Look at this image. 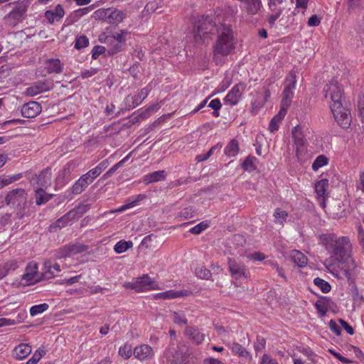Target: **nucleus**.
Segmentation results:
<instances>
[{
  "instance_id": "57",
  "label": "nucleus",
  "mask_w": 364,
  "mask_h": 364,
  "mask_svg": "<svg viewBox=\"0 0 364 364\" xmlns=\"http://www.w3.org/2000/svg\"><path fill=\"white\" fill-rule=\"evenodd\" d=\"M71 254L70 253V249L68 245L63 246L60 248L56 253V257L58 259L65 258L68 257H70Z\"/></svg>"
},
{
  "instance_id": "33",
  "label": "nucleus",
  "mask_w": 364,
  "mask_h": 364,
  "mask_svg": "<svg viewBox=\"0 0 364 364\" xmlns=\"http://www.w3.org/2000/svg\"><path fill=\"white\" fill-rule=\"evenodd\" d=\"M44 267L46 269L44 274V277L46 279L55 277V273L60 272L61 270L60 264L58 263L51 264V262L49 261L44 263Z\"/></svg>"
},
{
  "instance_id": "63",
  "label": "nucleus",
  "mask_w": 364,
  "mask_h": 364,
  "mask_svg": "<svg viewBox=\"0 0 364 364\" xmlns=\"http://www.w3.org/2000/svg\"><path fill=\"white\" fill-rule=\"evenodd\" d=\"M358 240L364 251V230L361 225L358 227Z\"/></svg>"
},
{
  "instance_id": "11",
  "label": "nucleus",
  "mask_w": 364,
  "mask_h": 364,
  "mask_svg": "<svg viewBox=\"0 0 364 364\" xmlns=\"http://www.w3.org/2000/svg\"><path fill=\"white\" fill-rule=\"evenodd\" d=\"M245 89V85L240 82L236 84L225 97V101L232 106L236 105L240 101Z\"/></svg>"
},
{
  "instance_id": "55",
  "label": "nucleus",
  "mask_w": 364,
  "mask_h": 364,
  "mask_svg": "<svg viewBox=\"0 0 364 364\" xmlns=\"http://www.w3.org/2000/svg\"><path fill=\"white\" fill-rule=\"evenodd\" d=\"M314 306L318 311V315L321 317L324 316L326 314L327 311H328V309L325 306L323 302L321 301L320 299H318L316 301Z\"/></svg>"
},
{
  "instance_id": "54",
  "label": "nucleus",
  "mask_w": 364,
  "mask_h": 364,
  "mask_svg": "<svg viewBox=\"0 0 364 364\" xmlns=\"http://www.w3.org/2000/svg\"><path fill=\"white\" fill-rule=\"evenodd\" d=\"M95 7V4L90 5L87 7L79 9L74 11V16L77 18H80L83 16L87 14L90 11H92Z\"/></svg>"
},
{
  "instance_id": "47",
  "label": "nucleus",
  "mask_w": 364,
  "mask_h": 364,
  "mask_svg": "<svg viewBox=\"0 0 364 364\" xmlns=\"http://www.w3.org/2000/svg\"><path fill=\"white\" fill-rule=\"evenodd\" d=\"M49 308V306L46 303L41 304L38 305H34L30 309V314L32 316H35L38 314H42L44 311H47Z\"/></svg>"
},
{
  "instance_id": "31",
  "label": "nucleus",
  "mask_w": 364,
  "mask_h": 364,
  "mask_svg": "<svg viewBox=\"0 0 364 364\" xmlns=\"http://www.w3.org/2000/svg\"><path fill=\"white\" fill-rule=\"evenodd\" d=\"M149 94V90L147 87L143 88L141 91L134 96H132L130 95H128V100L134 102L132 105H130L129 108H135L138 105H139L147 97Z\"/></svg>"
},
{
  "instance_id": "1",
  "label": "nucleus",
  "mask_w": 364,
  "mask_h": 364,
  "mask_svg": "<svg viewBox=\"0 0 364 364\" xmlns=\"http://www.w3.org/2000/svg\"><path fill=\"white\" fill-rule=\"evenodd\" d=\"M319 240L331 255L324 262L328 272L338 278L346 277L353 283L358 269L352 257L353 246L349 237L338 236L331 232L321 234Z\"/></svg>"
},
{
  "instance_id": "19",
  "label": "nucleus",
  "mask_w": 364,
  "mask_h": 364,
  "mask_svg": "<svg viewBox=\"0 0 364 364\" xmlns=\"http://www.w3.org/2000/svg\"><path fill=\"white\" fill-rule=\"evenodd\" d=\"M166 358L168 364H185L186 355L175 348L168 350Z\"/></svg>"
},
{
  "instance_id": "10",
  "label": "nucleus",
  "mask_w": 364,
  "mask_h": 364,
  "mask_svg": "<svg viewBox=\"0 0 364 364\" xmlns=\"http://www.w3.org/2000/svg\"><path fill=\"white\" fill-rule=\"evenodd\" d=\"M134 356L140 361L150 360L154 357V351L149 345L141 344L134 348Z\"/></svg>"
},
{
  "instance_id": "62",
  "label": "nucleus",
  "mask_w": 364,
  "mask_h": 364,
  "mask_svg": "<svg viewBox=\"0 0 364 364\" xmlns=\"http://www.w3.org/2000/svg\"><path fill=\"white\" fill-rule=\"evenodd\" d=\"M329 328L331 331H333L336 336H340L341 333V328L336 323V322L331 319L328 323Z\"/></svg>"
},
{
  "instance_id": "46",
  "label": "nucleus",
  "mask_w": 364,
  "mask_h": 364,
  "mask_svg": "<svg viewBox=\"0 0 364 364\" xmlns=\"http://www.w3.org/2000/svg\"><path fill=\"white\" fill-rule=\"evenodd\" d=\"M68 246L71 256L79 253H82L88 249V247L87 245L80 243L69 244Z\"/></svg>"
},
{
  "instance_id": "22",
  "label": "nucleus",
  "mask_w": 364,
  "mask_h": 364,
  "mask_svg": "<svg viewBox=\"0 0 364 364\" xmlns=\"http://www.w3.org/2000/svg\"><path fill=\"white\" fill-rule=\"evenodd\" d=\"M185 334L195 344L199 345L202 343L205 339V334L198 329L191 326H188L185 329Z\"/></svg>"
},
{
  "instance_id": "6",
  "label": "nucleus",
  "mask_w": 364,
  "mask_h": 364,
  "mask_svg": "<svg viewBox=\"0 0 364 364\" xmlns=\"http://www.w3.org/2000/svg\"><path fill=\"white\" fill-rule=\"evenodd\" d=\"M28 195L24 189L16 188L9 191L5 197L7 205L20 210H24L27 202Z\"/></svg>"
},
{
  "instance_id": "58",
  "label": "nucleus",
  "mask_w": 364,
  "mask_h": 364,
  "mask_svg": "<svg viewBox=\"0 0 364 364\" xmlns=\"http://www.w3.org/2000/svg\"><path fill=\"white\" fill-rule=\"evenodd\" d=\"M107 48L102 46H95L92 50V58L97 59L100 55L105 53Z\"/></svg>"
},
{
  "instance_id": "16",
  "label": "nucleus",
  "mask_w": 364,
  "mask_h": 364,
  "mask_svg": "<svg viewBox=\"0 0 364 364\" xmlns=\"http://www.w3.org/2000/svg\"><path fill=\"white\" fill-rule=\"evenodd\" d=\"M292 137L296 146V151H302L306 144V140L301 126L294 127L292 130Z\"/></svg>"
},
{
  "instance_id": "14",
  "label": "nucleus",
  "mask_w": 364,
  "mask_h": 364,
  "mask_svg": "<svg viewBox=\"0 0 364 364\" xmlns=\"http://www.w3.org/2000/svg\"><path fill=\"white\" fill-rule=\"evenodd\" d=\"M136 282L138 284L135 287L136 291L138 292L158 289V284L151 279L148 274H143L141 277H138Z\"/></svg>"
},
{
  "instance_id": "36",
  "label": "nucleus",
  "mask_w": 364,
  "mask_h": 364,
  "mask_svg": "<svg viewBox=\"0 0 364 364\" xmlns=\"http://www.w3.org/2000/svg\"><path fill=\"white\" fill-rule=\"evenodd\" d=\"M231 350L232 353L238 355L240 357L250 359L251 355L250 353L238 343H233L231 345Z\"/></svg>"
},
{
  "instance_id": "26",
  "label": "nucleus",
  "mask_w": 364,
  "mask_h": 364,
  "mask_svg": "<svg viewBox=\"0 0 364 364\" xmlns=\"http://www.w3.org/2000/svg\"><path fill=\"white\" fill-rule=\"evenodd\" d=\"M83 174L72 186L71 191L74 195L80 194L90 184H91L89 180Z\"/></svg>"
},
{
  "instance_id": "2",
  "label": "nucleus",
  "mask_w": 364,
  "mask_h": 364,
  "mask_svg": "<svg viewBox=\"0 0 364 364\" xmlns=\"http://www.w3.org/2000/svg\"><path fill=\"white\" fill-rule=\"evenodd\" d=\"M323 92L325 97L330 98L331 109L335 120L343 129H347L351 123V115L350 110L343 105V90L338 86L335 80H332L328 84L324 86Z\"/></svg>"
},
{
  "instance_id": "52",
  "label": "nucleus",
  "mask_w": 364,
  "mask_h": 364,
  "mask_svg": "<svg viewBox=\"0 0 364 364\" xmlns=\"http://www.w3.org/2000/svg\"><path fill=\"white\" fill-rule=\"evenodd\" d=\"M89 45V39L86 36H80L76 38L75 48L80 50L86 48Z\"/></svg>"
},
{
  "instance_id": "37",
  "label": "nucleus",
  "mask_w": 364,
  "mask_h": 364,
  "mask_svg": "<svg viewBox=\"0 0 364 364\" xmlns=\"http://www.w3.org/2000/svg\"><path fill=\"white\" fill-rule=\"evenodd\" d=\"M146 196L144 194L137 195L134 200L120 206L119 208L115 210L114 212L122 213L129 208L136 206L139 201L144 200Z\"/></svg>"
},
{
  "instance_id": "28",
  "label": "nucleus",
  "mask_w": 364,
  "mask_h": 364,
  "mask_svg": "<svg viewBox=\"0 0 364 364\" xmlns=\"http://www.w3.org/2000/svg\"><path fill=\"white\" fill-rule=\"evenodd\" d=\"M107 23L110 24L119 23L124 18V13L118 9L109 8Z\"/></svg>"
},
{
  "instance_id": "34",
  "label": "nucleus",
  "mask_w": 364,
  "mask_h": 364,
  "mask_svg": "<svg viewBox=\"0 0 364 364\" xmlns=\"http://www.w3.org/2000/svg\"><path fill=\"white\" fill-rule=\"evenodd\" d=\"M239 151L238 141L236 139H232L225 149V154L229 157L235 156Z\"/></svg>"
},
{
  "instance_id": "41",
  "label": "nucleus",
  "mask_w": 364,
  "mask_h": 364,
  "mask_svg": "<svg viewBox=\"0 0 364 364\" xmlns=\"http://www.w3.org/2000/svg\"><path fill=\"white\" fill-rule=\"evenodd\" d=\"M131 153L127 155L123 159L114 164L109 170H108L104 175V178H108L110 177L119 168L122 167L123 164L129 159Z\"/></svg>"
},
{
  "instance_id": "64",
  "label": "nucleus",
  "mask_w": 364,
  "mask_h": 364,
  "mask_svg": "<svg viewBox=\"0 0 364 364\" xmlns=\"http://www.w3.org/2000/svg\"><path fill=\"white\" fill-rule=\"evenodd\" d=\"M358 109L360 112V116L361 117V121L364 122V95L362 98H360L358 101Z\"/></svg>"
},
{
  "instance_id": "53",
  "label": "nucleus",
  "mask_w": 364,
  "mask_h": 364,
  "mask_svg": "<svg viewBox=\"0 0 364 364\" xmlns=\"http://www.w3.org/2000/svg\"><path fill=\"white\" fill-rule=\"evenodd\" d=\"M18 267V262L15 259L8 261L4 264V267L1 269V272H6V275L10 271H14Z\"/></svg>"
},
{
  "instance_id": "35",
  "label": "nucleus",
  "mask_w": 364,
  "mask_h": 364,
  "mask_svg": "<svg viewBox=\"0 0 364 364\" xmlns=\"http://www.w3.org/2000/svg\"><path fill=\"white\" fill-rule=\"evenodd\" d=\"M273 216L274 218V222L276 224L284 225V223L286 222L287 219L288 213L286 210L277 208L274 210Z\"/></svg>"
},
{
  "instance_id": "30",
  "label": "nucleus",
  "mask_w": 364,
  "mask_h": 364,
  "mask_svg": "<svg viewBox=\"0 0 364 364\" xmlns=\"http://www.w3.org/2000/svg\"><path fill=\"white\" fill-rule=\"evenodd\" d=\"M35 178L36 179L37 184L39 186H41V188L46 187L50 182V179H51L50 169L47 168L46 169L42 170L38 176H35Z\"/></svg>"
},
{
  "instance_id": "43",
  "label": "nucleus",
  "mask_w": 364,
  "mask_h": 364,
  "mask_svg": "<svg viewBox=\"0 0 364 364\" xmlns=\"http://www.w3.org/2000/svg\"><path fill=\"white\" fill-rule=\"evenodd\" d=\"M328 186V181L326 179H322L319 181H318L315 184V191L317 193V195L320 197L324 196L326 187Z\"/></svg>"
},
{
  "instance_id": "60",
  "label": "nucleus",
  "mask_w": 364,
  "mask_h": 364,
  "mask_svg": "<svg viewBox=\"0 0 364 364\" xmlns=\"http://www.w3.org/2000/svg\"><path fill=\"white\" fill-rule=\"evenodd\" d=\"M208 228V225L205 223L204 222L200 223L199 224L196 225L193 228H192L190 230V232L193 235H198L200 234L203 230H205Z\"/></svg>"
},
{
  "instance_id": "8",
  "label": "nucleus",
  "mask_w": 364,
  "mask_h": 364,
  "mask_svg": "<svg viewBox=\"0 0 364 364\" xmlns=\"http://www.w3.org/2000/svg\"><path fill=\"white\" fill-rule=\"evenodd\" d=\"M86 210V206H79L77 210H72L67 213L65 215L58 219L55 223L49 227L50 232L55 231V228H58L61 229L65 227L70 220L75 217L77 213H80L81 215Z\"/></svg>"
},
{
  "instance_id": "49",
  "label": "nucleus",
  "mask_w": 364,
  "mask_h": 364,
  "mask_svg": "<svg viewBox=\"0 0 364 364\" xmlns=\"http://www.w3.org/2000/svg\"><path fill=\"white\" fill-rule=\"evenodd\" d=\"M220 148H221V146H219L218 144L213 146L205 154H201L197 155L196 156V160L198 162L205 161L210 157V156L214 153V151L215 150H217V149L220 150Z\"/></svg>"
},
{
  "instance_id": "48",
  "label": "nucleus",
  "mask_w": 364,
  "mask_h": 364,
  "mask_svg": "<svg viewBox=\"0 0 364 364\" xmlns=\"http://www.w3.org/2000/svg\"><path fill=\"white\" fill-rule=\"evenodd\" d=\"M109 12L108 9H100L95 11L92 15V18L95 20H102L107 23V15Z\"/></svg>"
},
{
  "instance_id": "29",
  "label": "nucleus",
  "mask_w": 364,
  "mask_h": 364,
  "mask_svg": "<svg viewBox=\"0 0 364 364\" xmlns=\"http://www.w3.org/2000/svg\"><path fill=\"white\" fill-rule=\"evenodd\" d=\"M291 261L299 267H304L307 264V257L301 252L294 250L291 252Z\"/></svg>"
},
{
  "instance_id": "38",
  "label": "nucleus",
  "mask_w": 364,
  "mask_h": 364,
  "mask_svg": "<svg viewBox=\"0 0 364 364\" xmlns=\"http://www.w3.org/2000/svg\"><path fill=\"white\" fill-rule=\"evenodd\" d=\"M164 1H149L145 6L143 14L144 15H146L156 11L158 9L163 7Z\"/></svg>"
},
{
  "instance_id": "13",
  "label": "nucleus",
  "mask_w": 364,
  "mask_h": 364,
  "mask_svg": "<svg viewBox=\"0 0 364 364\" xmlns=\"http://www.w3.org/2000/svg\"><path fill=\"white\" fill-rule=\"evenodd\" d=\"M42 110L40 103L31 101L24 104L21 109V115L26 118H33L38 115Z\"/></svg>"
},
{
  "instance_id": "23",
  "label": "nucleus",
  "mask_w": 364,
  "mask_h": 364,
  "mask_svg": "<svg viewBox=\"0 0 364 364\" xmlns=\"http://www.w3.org/2000/svg\"><path fill=\"white\" fill-rule=\"evenodd\" d=\"M31 353V346L27 343H20L13 350L12 356L18 360L26 358Z\"/></svg>"
},
{
  "instance_id": "15",
  "label": "nucleus",
  "mask_w": 364,
  "mask_h": 364,
  "mask_svg": "<svg viewBox=\"0 0 364 364\" xmlns=\"http://www.w3.org/2000/svg\"><path fill=\"white\" fill-rule=\"evenodd\" d=\"M216 35V39H229L234 38V33L232 26L229 24L220 23L217 24L214 30V34Z\"/></svg>"
},
{
  "instance_id": "39",
  "label": "nucleus",
  "mask_w": 364,
  "mask_h": 364,
  "mask_svg": "<svg viewBox=\"0 0 364 364\" xmlns=\"http://www.w3.org/2000/svg\"><path fill=\"white\" fill-rule=\"evenodd\" d=\"M118 354L125 360H128L132 354L134 355V349H132L131 344L126 343L119 348Z\"/></svg>"
},
{
  "instance_id": "4",
  "label": "nucleus",
  "mask_w": 364,
  "mask_h": 364,
  "mask_svg": "<svg viewBox=\"0 0 364 364\" xmlns=\"http://www.w3.org/2000/svg\"><path fill=\"white\" fill-rule=\"evenodd\" d=\"M31 4L29 0H18L9 3L6 6H13L11 11L4 16L6 22L11 26H16L26 18V12Z\"/></svg>"
},
{
  "instance_id": "50",
  "label": "nucleus",
  "mask_w": 364,
  "mask_h": 364,
  "mask_svg": "<svg viewBox=\"0 0 364 364\" xmlns=\"http://www.w3.org/2000/svg\"><path fill=\"white\" fill-rule=\"evenodd\" d=\"M256 161V158L252 156H247L242 164V168L245 171H252L256 169V166L254 164Z\"/></svg>"
},
{
  "instance_id": "56",
  "label": "nucleus",
  "mask_w": 364,
  "mask_h": 364,
  "mask_svg": "<svg viewBox=\"0 0 364 364\" xmlns=\"http://www.w3.org/2000/svg\"><path fill=\"white\" fill-rule=\"evenodd\" d=\"M266 340L262 336H257L256 341L254 344V348L256 352L262 351L265 348Z\"/></svg>"
},
{
  "instance_id": "12",
  "label": "nucleus",
  "mask_w": 364,
  "mask_h": 364,
  "mask_svg": "<svg viewBox=\"0 0 364 364\" xmlns=\"http://www.w3.org/2000/svg\"><path fill=\"white\" fill-rule=\"evenodd\" d=\"M228 268L229 271L235 279H239L241 277H247L246 273V267L242 262H237L235 259L228 258Z\"/></svg>"
},
{
  "instance_id": "25",
  "label": "nucleus",
  "mask_w": 364,
  "mask_h": 364,
  "mask_svg": "<svg viewBox=\"0 0 364 364\" xmlns=\"http://www.w3.org/2000/svg\"><path fill=\"white\" fill-rule=\"evenodd\" d=\"M287 109L288 108L281 105L279 113L271 119L269 125V129L271 132L278 130L279 124L285 117Z\"/></svg>"
},
{
  "instance_id": "40",
  "label": "nucleus",
  "mask_w": 364,
  "mask_h": 364,
  "mask_svg": "<svg viewBox=\"0 0 364 364\" xmlns=\"http://www.w3.org/2000/svg\"><path fill=\"white\" fill-rule=\"evenodd\" d=\"M132 246L133 243L132 241H125L124 240H122L116 243V245L114 247V250L117 253L121 254L126 252L129 248L132 247Z\"/></svg>"
},
{
  "instance_id": "59",
  "label": "nucleus",
  "mask_w": 364,
  "mask_h": 364,
  "mask_svg": "<svg viewBox=\"0 0 364 364\" xmlns=\"http://www.w3.org/2000/svg\"><path fill=\"white\" fill-rule=\"evenodd\" d=\"M100 172L97 171V169L95 168L90 170L88 172H87L85 174H84L85 178H87L89 181L92 183L94 180L98 177L100 175Z\"/></svg>"
},
{
  "instance_id": "20",
  "label": "nucleus",
  "mask_w": 364,
  "mask_h": 364,
  "mask_svg": "<svg viewBox=\"0 0 364 364\" xmlns=\"http://www.w3.org/2000/svg\"><path fill=\"white\" fill-rule=\"evenodd\" d=\"M37 272V264L34 262H31L28 264L27 267H26L25 273L23 275L22 278L23 279H25L30 284L39 281V279L36 277Z\"/></svg>"
},
{
  "instance_id": "61",
  "label": "nucleus",
  "mask_w": 364,
  "mask_h": 364,
  "mask_svg": "<svg viewBox=\"0 0 364 364\" xmlns=\"http://www.w3.org/2000/svg\"><path fill=\"white\" fill-rule=\"evenodd\" d=\"M173 321L175 323H177V324H186L187 323V319L186 318L185 316L182 314H179L177 312L173 313Z\"/></svg>"
},
{
  "instance_id": "44",
  "label": "nucleus",
  "mask_w": 364,
  "mask_h": 364,
  "mask_svg": "<svg viewBox=\"0 0 364 364\" xmlns=\"http://www.w3.org/2000/svg\"><path fill=\"white\" fill-rule=\"evenodd\" d=\"M195 274L196 277L202 279H209L212 275L210 271L203 266L196 267Z\"/></svg>"
},
{
  "instance_id": "42",
  "label": "nucleus",
  "mask_w": 364,
  "mask_h": 364,
  "mask_svg": "<svg viewBox=\"0 0 364 364\" xmlns=\"http://www.w3.org/2000/svg\"><path fill=\"white\" fill-rule=\"evenodd\" d=\"M314 284L317 286L323 293H328L331 289L330 284L320 277L315 278L314 279Z\"/></svg>"
},
{
  "instance_id": "27",
  "label": "nucleus",
  "mask_w": 364,
  "mask_h": 364,
  "mask_svg": "<svg viewBox=\"0 0 364 364\" xmlns=\"http://www.w3.org/2000/svg\"><path fill=\"white\" fill-rule=\"evenodd\" d=\"M166 173L164 170L156 171L145 175L143 181L144 183L149 184L163 181L166 178Z\"/></svg>"
},
{
  "instance_id": "5",
  "label": "nucleus",
  "mask_w": 364,
  "mask_h": 364,
  "mask_svg": "<svg viewBox=\"0 0 364 364\" xmlns=\"http://www.w3.org/2000/svg\"><path fill=\"white\" fill-rule=\"evenodd\" d=\"M235 49V38L216 39L213 44V60L216 65L224 63L225 58Z\"/></svg>"
},
{
  "instance_id": "32",
  "label": "nucleus",
  "mask_w": 364,
  "mask_h": 364,
  "mask_svg": "<svg viewBox=\"0 0 364 364\" xmlns=\"http://www.w3.org/2000/svg\"><path fill=\"white\" fill-rule=\"evenodd\" d=\"M53 196V194H48L43 189V188H39L35 193L36 203L38 205L45 204L49 201Z\"/></svg>"
},
{
  "instance_id": "3",
  "label": "nucleus",
  "mask_w": 364,
  "mask_h": 364,
  "mask_svg": "<svg viewBox=\"0 0 364 364\" xmlns=\"http://www.w3.org/2000/svg\"><path fill=\"white\" fill-rule=\"evenodd\" d=\"M217 24L213 22V17L201 15L196 17L193 23L194 39L196 42L203 41L209 34H214Z\"/></svg>"
},
{
  "instance_id": "51",
  "label": "nucleus",
  "mask_w": 364,
  "mask_h": 364,
  "mask_svg": "<svg viewBox=\"0 0 364 364\" xmlns=\"http://www.w3.org/2000/svg\"><path fill=\"white\" fill-rule=\"evenodd\" d=\"M129 33L127 30H121L119 33H116L112 36H106V38H110L112 39H114L116 41H118L126 46V38L125 36L128 35Z\"/></svg>"
},
{
  "instance_id": "24",
  "label": "nucleus",
  "mask_w": 364,
  "mask_h": 364,
  "mask_svg": "<svg viewBox=\"0 0 364 364\" xmlns=\"http://www.w3.org/2000/svg\"><path fill=\"white\" fill-rule=\"evenodd\" d=\"M191 292L188 290H169L159 293L154 296L156 299H171L188 296Z\"/></svg>"
},
{
  "instance_id": "7",
  "label": "nucleus",
  "mask_w": 364,
  "mask_h": 364,
  "mask_svg": "<svg viewBox=\"0 0 364 364\" xmlns=\"http://www.w3.org/2000/svg\"><path fill=\"white\" fill-rule=\"evenodd\" d=\"M296 77L293 71H291L285 80V86L282 93L283 97L281 105L288 108L294 96L293 90L295 89Z\"/></svg>"
},
{
  "instance_id": "9",
  "label": "nucleus",
  "mask_w": 364,
  "mask_h": 364,
  "mask_svg": "<svg viewBox=\"0 0 364 364\" xmlns=\"http://www.w3.org/2000/svg\"><path fill=\"white\" fill-rule=\"evenodd\" d=\"M53 87L51 80H38L34 82L31 87L26 88V94L29 96H35L38 94L49 91Z\"/></svg>"
},
{
  "instance_id": "21",
  "label": "nucleus",
  "mask_w": 364,
  "mask_h": 364,
  "mask_svg": "<svg viewBox=\"0 0 364 364\" xmlns=\"http://www.w3.org/2000/svg\"><path fill=\"white\" fill-rule=\"evenodd\" d=\"M45 69L48 74H59L63 72V64L58 58H50L45 60Z\"/></svg>"
},
{
  "instance_id": "18",
  "label": "nucleus",
  "mask_w": 364,
  "mask_h": 364,
  "mask_svg": "<svg viewBox=\"0 0 364 364\" xmlns=\"http://www.w3.org/2000/svg\"><path fill=\"white\" fill-rule=\"evenodd\" d=\"M65 15V11L60 4H58L53 10H48L44 16L50 24L59 21Z\"/></svg>"
},
{
  "instance_id": "45",
  "label": "nucleus",
  "mask_w": 364,
  "mask_h": 364,
  "mask_svg": "<svg viewBox=\"0 0 364 364\" xmlns=\"http://www.w3.org/2000/svg\"><path fill=\"white\" fill-rule=\"evenodd\" d=\"M328 162V159L324 155H319L316 158L313 164L312 169L315 171H318L322 166L326 165Z\"/></svg>"
},
{
  "instance_id": "17",
  "label": "nucleus",
  "mask_w": 364,
  "mask_h": 364,
  "mask_svg": "<svg viewBox=\"0 0 364 364\" xmlns=\"http://www.w3.org/2000/svg\"><path fill=\"white\" fill-rule=\"evenodd\" d=\"M100 41L101 42H103L107 45V54L109 55H115L122 50L125 48V45L116 41L114 39H112L110 38H105L104 40H102V38H100Z\"/></svg>"
}]
</instances>
